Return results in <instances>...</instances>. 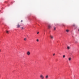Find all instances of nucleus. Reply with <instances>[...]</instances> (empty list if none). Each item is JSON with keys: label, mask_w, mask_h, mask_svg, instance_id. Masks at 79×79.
Here are the masks:
<instances>
[{"label": "nucleus", "mask_w": 79, "mask_h": 79, "mask_svg": "<svg viewBox=\"0 0 79 79\" xmlns=\"http://www.w3.org/2000/svg\"><path fill=\"white\" fill-rule=\"evenodd\" d=\"M71 58L69 57V61H71Z\"/></svg>", "instance_id": "nucleus-7"}, {"label": "nucleus", "mask_w": 79, "mask_h": 79, "mask_svg": "<svg viewBox=\"0 0 79 79\" xmlns=\"http://www.w3.org/2000/svg\"><path fill=\"white\" fill-rule=\"evenodd\" d=\"M55 55V54L54 53L53 54V56H54Z\"/></svg>", "instance_id": "nucleus-17"}, {"label": "nucleus", "mask_w": 79, "mask_h": 79, "mask_svg": "<svg viewBox=\"0 0 79 79\" xmlns=\"http://www.w3.org/2000/svg\"><path fill=\"white\" fill-rule=\"evenodd\" d=\"M22 29H24V28L23 27H22Z\"/></svg>", "instance_id": "nucleus-15"}, {"label": "nucleus", "mask_w": 79, "mask_h": 79, "mask_svg": "<svg viewBox=\"0 0 79 79\" xmlns=\"http://www.w3.org/2000/svg\"><path fill=\"white\" fill-rule=\"evenodd\" d=\"M24 40L25 41L26 40H27V39L26 38H25L24 39Z\"/></svg>", "instance_id": "nucleus-10"}, {"label": "nucleus", "mask_w": 79, "mask_h": 79, "mask_svg": "<svg viewBox=\"0 0 79 79\" xmlns=\"http://www.w3.org/2000/svg\"><path fill=\"white\" fill-rule=\"evenodd\" d=\"M6 33H8L9 32H8V31H6Z\"/></svg>", "instance_id": "nucleus-12"}, {"label": "nucleus", "mask_w": 79, "mask_h": 79, "mask_svg": "<svg viewBox=\"0 0 79 79\" xmlns=\"http://www.w3.org/2000/svg\"><path fill=\"white\" fill-rule=\"evenodd\" d=\"M37 34H39V32H38L37 33Z\"/></svg>", "instance_id": "nucleus-16"}, {"label": "nucleus", "mask_w": 79, "mask_h": 79, "mask_svg": "<svg viewBox=\"0 0 79 79\" xmlns=\"http://www.w3.org/2000/svg\"><path fill=\"white\" fill-rule=\"evenodd\" d=\"M55 29H56V28L55 27H54V30H55Z\"/></svg>", "instance_id": "nucleus-14"}, {"label": "nucleus", "mask_w": 79, "mask_h": 79, "mask_svg": "<svg viewBox=\"0 0 79 79\" xmlns=\"http://www.w3.org/2000/svg\"><path fill=\"white\" fill-rule=\"evenodd\" d=\"M17 28H19V27H20L21 26V25H20V24H19V23H18L17 24Z\"/></svg>", "instance_id": "nucleus-2"}, {"label": "nucleus", "mask_w": 79, "mask_h": 79, "mask_svg": "<svg viewBox=\"0 0 79 79\" xmlns=\"http://www.w3.org/2000/svg\"><path fill=\"white\" fill-rule=\"evenodd\" d=\"M48 28H51L52 27L51 26V25H49L48 26Z\"/></svg>", "instance_id": "nucleus-6"}, {"label": "nucleus", "mask_w": 79, "mask_h": 79, "mask_svg": "<svg viewBox=\"0 0 79 79\" xmlns=\"http://www.w3.org/2000/svg\"><path fill=\"white\" fill-rule=\"evenodd\" d=\"M66 31L67 32H69V30H66Z\"/></svg>", "instance_id": "nucleus-11"}, {"label": "nucleus", "mask_w": 79, "mask_h": 79, "mask_svg": "<svg viewBox=\"0 0 79 79\" xmlns=\"http://www.w3.org/2000/svg\"><path fill=\"white\" fill-rule=\"evenodd\" d=\"M27 55H30V52H29V51H28L27 52Z\"/></svg>", "instance_id": "nucleus-3"}, {"label": "nucleus", "mask_w": 79, "mask_h": 79, "mask_svg": "<svg viewBox=\"0 0 79 79\" xmlns=\"http://www.w3.org/2000/svg\"><path fill=\"white\" fill-rule=\"evenodd\" d=\"M36 41H37V42H39V40L37 39V40H36Z\"/></svg>", "instance_id": "nucleus-13"}, {"label": "nucleus", "mask_w": 79, "mask_h": 79, "mask_svg": "<svg viewBox=\"0 0 79 79\" xmlns=\"http://www.w3.org/2000/svg\"><path fill=\"white\" fill-rule=\"evenodd\" d=\"M63 58H65V55H63Z\"/></svg>", "instance_id": "nucleus-9"}, {"label": "nucleus", "mask_w": 79, "mask_h": 79, "mask_svg": "<svg viewBox=\"0 0 79 79\" xmlns=\"http://www.w3.org/2000/svg\"><path fill=\"white\" fill-rule=\"evenodd\" d=\"M78 31H79V30H78Z\"/></svg>", "instance_id": "nucleus-20"}, {"label": "nucleus", "mask_w": 79, "mask_h": 79, "mask_svg": "<svg viewBox=\"0 0 79 79\" xmlns=\"http://www.w3.org/2000/svg\"><path fill=\"white\" fill-rule=\"evenodd\" d=\"M21 22H23V20H21Z\"/></svg>", "instance_id": "nucleus-18"}, {"label": "nucleus", "mask_w": 79, "mask_h": 79, "mask_svg": "<svg viewBox=\"0 0 79 79\" xmlns=\"http://www.w3.org/2000/svg\"><path fill=\"white\" fill-rule=\"evenodd\" d=\"M67 48L68 50H69V49H70V47L69 46H68Z\"/></svg>", "instance_id": "nucleus-8"}, {"label": "nucleus", "mask_w": 79, "mask_h": 79, "mask_svg": "<svg viewBox=\"0 0 79 79\" xmlns=\"http://www.w3.org/2000/svg\"><path fill=\"white\" fill-rule=\"evenodd\" d=\"M45 79H47L48 78V75H47L45 77Z\"/></svg>", "instance_id": "nucleus-4"}, {"label": "nucleus", "mask_w": 79, "mask_h": 79, "mask_svg": "<svg viewBox=\"0 0 79 79\" xmlns=\"http://www.w3.org/2000/svg\"><path fill=\"white\" fill-rule=\"evenodd\" d=\"M50 37L51 39H53V36L50 35Z\"/></svg>", "instance_id": "nucleus-5"}, {"label": "nucleus", "mask_w": 79, "mask_h": 79, "mask_svg": "<svg viewBox=\"0 0 79 79\" xmlns=\"http://www.w3.org/2000/svg\"><path fill=\"white\" fill-rule=\"evenodd\" d=\"M40 77L41 78V79H44V76H43V75L42 74L40 75Z\"/></svg>", "instance_id": "nucleus-1"}, {"label": "nucleus", "mask_w": 79, "mask_h": 79, "mask_svg": "<svg viewBox=\"0 0 79 79\" xmlns=\"http://www.w3.org/2000/svg\"><path fill=\"white\" fill-rule=\"evenodd\" d=\"M1 52V50L0 49V52Z\"/></svg>", "instance_id": "nucleus-19"}]
</instances>
